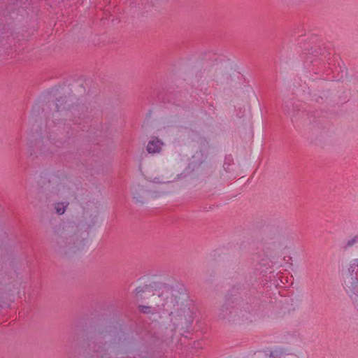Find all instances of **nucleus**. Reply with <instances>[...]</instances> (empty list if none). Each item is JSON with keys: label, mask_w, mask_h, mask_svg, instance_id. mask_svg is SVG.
<instances>
[{"label": "nucleus", "mask_w": 358, "mask_h": 358, "mask_svg": "<svg viewBox=\"0 0 358 358\" xmlns=\"http://www.w3.org/2000/svg\"><path fill=\"white\" fill-rule=\"evenodd\" d=\"M150 296L151 303L171 311V322L176 328L187 327L193 322L194 309L182 286L164 287L162 289L161 294Z\"/></svg>", "instance_id": "1"}, {"label": "nucleus", "mask_w": 358, "mask_h": 358, "mask_svg": "<svg viewBox=\"0 0 358 358\" xmlns=\"http://www.w3.org/2000/svg\"><path fill=\"white\" fill-rule=\"evenodd\" d=\"M171 178V176H167L164 172H159L148 178L135 180L130 189L133 199L141 202L145 198L155 199L160 196L164 192L162 186L169 182Z\"/></svg>", "instance_id": "2"}, {"label": "nucleus", "mask_w": 358, "mask_h": 358, "mask_svg": "<svg viewBox=\"0 0 358 358\" xmlns=\"http://www.w3.org/2000/svg\"><path fill=\"white\" fill-rule=\"evenodd\" d=\"M344 288L354 306L358 309V258L350 261L344 277Z\"/></svg>", "instance_id": "3"}, {"label": "nucleus", "mask_w": 358, "mask_h": 358, "mask_svg": "<svg viewBox=\"0 0 358 358\" xmlns=\"http://www.w3.org/2000/svg\"><path fill=\"white\" fill-rule=\"evenodd\" d=\"M162 294V290L160 292H157L156 293H151V291L150 290V289L147 287H137L135 290V297H136V299L137 301V302H139L141 299H148V303L150 304V306H141V305H139L138 306V309L141 312V313H150L151 312V308L152 306H155V304L153 303H151L150 302V295H153V294ZM156 307H157L156 305H155Z\"/></svg>", "instance_id": "4"}, {"label": "nucleus", "mask_w": 358, "mask_h": 358, "mask_svg": "<svg viewBox=\"0 0 358 358\" xmlns=\"http://www.w3.org/2000/svg\"><path fill=\"white\" fill-rule=\"evenodd\" d=\"M164 143L156 137H152L148 143L146 150L150 154L159 153L162 150Z\"/></svg>", "instance_id": "5"}, {"label": "nucleus", "mask_w": 358, "mask_h": 358, "mask_svg": "<svg viewBox=\"0 0 358 358\" xmlns=\"http://www.w3.org/2000/svg\"><path fill=\"white\" fill-rule=\"evenodd\" d=\"M287 355V350L282 347H276L273 348L269 355V358H284Z\"/></svg>", "instance_id": "6"}, {"label": "nucleus", "mask_w": 358, "mask_h": 358, "mask_svg": "<svg viewBox=\"0 0 358 358\" xmlns=\"http://www.w3.org/2000/svg\"><path fill=\"white\" fill-rule=\"evenodd\" d=\"M66 207V205L64 203H58L55 206V210L58 214L62 215L65 212Z\"/></svg>", "instance_id": "7"}, {"label": "nucleus", "mask_w": 358, "mask_h": 358, "mask_svg": "<svg viewBox=\"0 0 358 358\" xmlns=\"http://www.w3.org/2000/svg\"><path fill=\"white\" fill-rule=\"evenodd\" d=\"M357 242H358V236H355L354 238H352V239L348 241V245L352 246Z\"/></svg>", "instance_id": "8"}]
</instances>
